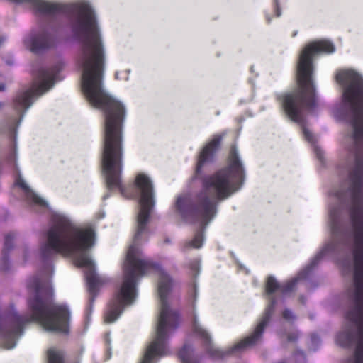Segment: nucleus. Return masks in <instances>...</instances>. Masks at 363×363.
Listing matches in <instances>:
<instances>
[{
  "label": "nucleus",
  "mask_w": 363,
  "mask_h": 363,
  "mask_svg": "<svg viewBox=\"0 0 363 363\" xmlns=\"http://www.w3.org/2000/svg\"><path fill=\"white\" fill-rule=\"evenodd\" d=\"M274 7L276 10V15L277 17L281 16V9L279 6L278 0H274Z\"/></svg>",
  "instance_id": "obj_19"
},
{
  "label": "nucleus",
  "mask_w": 363,
  "mask_h": 363,
  "mask_svg": "<svg viewBox=\"0 0 363 363\" xmlns=\"http://www.w3.org/2000/svg\"><path fill=\"white\" fill-rule=\"evenodd\" d=\"M221 140V135H215L212 140L210 141L203 149L197 162L196 173H199L204 163L209 161L212 158L213 155L218 149Z\"/></svg>",
  "instance_id": "obj_12"
},
{
  "label": "nucleus",
  "mask_w": 363,
  "mask_h": 363,
  "mask_svg": "<svg viewBox=\"0 0 363 363\" xmlns=\"http://www.w3.org/2000/svg\"><path fill=\"white\" fill-rule=\"evenodd\" d=\"M305 272H301L297 277L292 279L286 284H279L274 277H269L266 284V293L268 295L272 294L277 290H279L284 295L291 293L294 289L298 281L305 277Z\"/></svg>",
  "instance_id": "obj_11"
},
{
  "label": "nucleus",
  "mask_w": 363,
  "mask_h": 363,
  "mask_svg": "<svg viewBox=\"0 0 363 363\" xmlns=\"http://www.w3.org/2000/svg\"><path fill=\"white\" fill-rule=\"evenodd\" d=\"M267 21H268V23H269L270 22V19L267 18Z\"/></svg>",
  "instance_id": "obj_25"
},
{
  "label": "nucleus",
  "mask_w": 363,
  "mask_h": 363,
  "mask_svg": "<svg viewBox=\"0 0 363 363\" xmlns=\"http://www.w3.org/2000/svg\"><path fill=\"white\" fill-rule=\"evenodd\" d=\"M4 107V104L0 101V110Z\"/></svg>",
  "instance_id": "obj_22"
},
{
  "label": "nucleus",
  "mask_w": 363,
  "mask_h": 363,
  "mask_svg": "<svg viewBox=\"0 0 363 363\" xmlns=\"http://www.w3.org/2000/svg\"><path fill=\"white\" fill-rule=\"evenodd\" d=\"M330 225L333 235V240L327 243L312 260L307 270L310 271L315 267L318 261L328 253L336 251L338 249V243L345 241V233L342 229L340 220V207L330 208L329 209Z\"/></svg>",
  "instance_id": "obj_10"
},
{
  "label": "nucleus",
  "mask_w": 363,
  "mask_h": 363,
  "mask_svg": "<svg viewBox=\"0 0 363 363\" xmlns=\"http://www.w3.org/2000/svg\"><path fill=\"white\" fill-rule=\"evenodd\" d=\"M334 51V45L325 40L307 45L301 52L297 65L298 89L277 96L289 118L302 126L305 139L314 145L313 151L320 160L323 159V152L315 145L314 135L305 126L304 110L315 106L314 87L311 81L313 72V57L321 52L332 53Z\"/></svg>",
  "instance_id": "obj_6"
},
{
  "label": "nucleus",
  "mask_w": 363,
  "mask_h": 363,
  "mask_svg": "<svg viewBox=\"0 0 363 363\" xmlns=\"http://www.w3.org/2000/svg\"><path fill=\"white\" fill-rule=\"evenodd\" d=\"M60 71L57 67L40 69L36 74V79L32 86L23 91L19 92L14 99L16 110L27 109L33 100L49 90L57 80Z\"/></svg>",
  "instance_id": "obj_8"
},
{
  "label": "nucleus",
  "mask_w": 363,
  "mask_h": 363,
  "mask_svg": "<svg viewBox=\"0 0 363 363\" xmlns=\"http://www.w3.org/2000/svg\"><path fill=\"white\" fill-rule=\"evenodd\" d=\"M296 34H297V31H295V32L293 33L292 36H293V37H294V36H296Z\"/></svg>",
  "instance_id": "obj_23"
},
{
  "label": "nucleus",
  "mask_w": 363,
  "mask_h": 363,
  "mask_svg": "<svg viewBox=\"0 0 363 363\" xmlns=\"http://www.w3.org/2000/svg\"><path fill=\"white\" fill-rule=\"evenodd\" d=\"M14 234L13 233H8L5 236V241H4V246L3 249V257H2V262H4V265L1 266L2 269L7 270L8 267L6 266L7 262V253L13 248V241L14 240Z\"/></svg>",
  "instance_id": "obj_14"
},
{
  "label": "nucleus",
  "mask_w": 363,
  "mask_h": 363,
  "mask_svg": "<svg viewBox=\"0 0 363 363\" xmlns=\"http://www.w3.org/2000/svg\"><path fill=\"white\" fill-rule=\"evenodd\" d=\"M353 128L352 145L349 148L346 162L348 189L335 193L340 203L349 201L352 205L350 217L354 229L353 256L354 263V285L352 295L354 307L347 313V318L357 328L356 334L342 332L337 342L348 347L357 340L354 356L345 363H363V118H348Z\"/></svg>",
  "instance_id": "obj_4"
},
{
  "label": "nucleus",
  "mask_w": 363,
  "mask_h": 363,
  "mask_svg": "<svg viewBox=\"0 0 363 363\" xmlns=\"http://www.w3.org/2000/svg\"><path fill=\"white\" fill-rule=\"evenodd\" d=\"M58 31V24L52 21L47 27L43 28L38 31L32 32L25 39V43L33 52H43L55 47Z\"/></svg>",
  "instance_id": "obj_9"
},
{
  "label": "nucleus",
  "mask_w": 363,
  "mask_h": 363,
  "mask_svg": "<svg viewBox=\"0 0 363 363\" xmlns=\"http://www.w3.org/2000/svg\"><path fill=\"white\" fill-rule=\"evenodd\" d=\"M15 184L20 186L25 192L26 199L32 203L39 206L40 207L47 206L46 202L38 196L27 185L25 181L19 174L15 181Z\"/></svg>",
  "instance_id": "obj_13"
},
{
  "label": "nucleus",
  "mask_w": 363,
  "mask_h": 363,
  "mask_svg": "<svg viewBox=\"0 0 363 363\" xmlns=\"http://www.w3.org/2000/svg\"><path fill=\"white\" fill-rule=\"evenodd\" d=\"M243 177L242 165L235 147H233L228 166L204 177L202 180V189L196 196L191 198L185 194L177 198L176 208L182 218L186 222L198 224L200 227L194 239L184 243L182 251L202 247L203 230L216 216L218 202L238 191Z\"/></svg>",
  "instance_id": "obj_5"
},
{
  "label": "nucleus",
  "mask_w": 363,
  "mask_h": 363,
  "mask_svg": "<svg viewBox=\"0 0 363 363\" xmlns=\"http://www.w3.org/2000/svg\"><path fill=\"white\" fill-rule=\"evenodd\" d=\"M5 90V84L4 83H0V91H3Z\"/></svg>",
  "instance_id": "obj_20"
},
{
  "label": "nucleus",
  "mask_w": 363,
  "mask_h": 363,
  "mask_svg": "<svg viewBox=\"0 0 363 363\" xmlns=\"http://www.w3.org/2000/svg\"><path fill=\"white\" fill-rule=\"evenodd\" d=\"M194 298H196V286H194Z\"/></svg>",
  "instance_id": "obj_21"
},
{
  "label": "nucleus",
  "mask_w": 363,
  "mask_h": 363,
  "mask_svg": "<svg viewBox=\"0 0 363 363\" xmlns=\"http://www.w3.org/2000/svg\"><path fill=\"white\" fill-rule=\"evenodd\" d=\"M57 21L61 14L70 17L71 28L79 42L75 61L82 70V89L89 103L103 110L105 116L101 163L108 189H118L123 171V123L125 108L103 89L105 51L94 11H36Z\"/></svg>",
  "instance_id": "obj_2"
},
{
  "label": "nucleus",
  "mask_w": 363,
  "mask_h": 363,
  "mask_svg": "<svg viewBox=\"0 0 363 363\" xmlns=\"http://www.w3.org/2000/svg\"><path fill=\"white\" fill-rule=\"evenodd\" d=\"M283 317L288 320H295V315L293 312L289 309H285L283 312Z\"/></svg>",
  "instance_id": "obj_17"
},
{
  "label": "nucleus",
  "mask_w": 363,
  "mask_h": 363,
  "mask_svg": "<svg viewBox=\"0 0 363 363\" xmlns=\"http://www.w3.org/2000/svg\"><path fill=\"white\" fill-rule=\"evenodd\" d=\"M94 236L91 228L78 227L65 214H52L47 241L40 249L44 271L39 277L30 279L28 284L31 291L28 306L32 315H18L13 306L8 313L0 315V333L6 348L15 347L16 339L23 334V326L33 320L39 322L47 331L67 332L69 311L64 306L53 303V291L48 278L53 272L50 261L58 254L73 256L77 266L86 268L85 277L90 297L85 315L86 319L89 318L99 288L106 282L104 277L96 274L94 262L85 252L94 245Z\"/></svg>",
  "instance_id": "obj_1"
},
{
  "label": "nucleus",
  "mask_w": 363,
  "mask_h": 363,
  "mask_svg": "<svg viewBox=\"0 0 363 363\" xmlns=\"http://www.w3.org/2000/svg\"><path fill=\"white\" fill-rule=\"evenodd\" d=\"M189 268L191 270L193 275H196L199 273L200 269V260L196 259L191 261L189 263Z\"/></svg>",
  "instance_id": "obj_15"
},
{
  "label": "nucleus",
  "mask_w": 363,
  "mask_h": 363,
  "mask_svg": "<svg viewBox=\"0 0 363 363\" xmlns=\"http://www.w3.org/2000/svg\"><path fill=\"white\" fill-rule=\"evenodd\" d=\"M147 225H137L133 242L129 247L123 265V277L121 286L114 294L104 313L106 323L114 322L121 314L125 306L131 304L136 298L138 279L153 269L159 275L158 294L161 308L154 340L147 347L140 363H156L162 357L169 354V337L179 325V315L169 306V295L174 283L161 267L146 258L139 247L142 234Z\"/></svg>",
  "instance_id": "obj_3"
},
{
  "label": "nucleus",
  "mask_w": 363,
  "mask_h": 363,
  "mask_svg": "<svg viewBox=\"0 0 363 363\" xmlns=\"http://www.w3.org/2000/svg\"><path fill=\"white\" fill-rule=\"evenodd\" d=\"M275 304V298H271L270 303L267 307L262 320L255 328L254 332L250 336L237 343L234 347L225 352L215 349L211 345V337L209 334L199 325L196 316H194L193 321V331L197 337L202 340L203 344L207 346V352L212 358L215 359H222L229 354L244 351L258 342L262 337L264 328L269 322L270 318L274 312Z\"/></svg>",
  "instance_id": "obj_7"
},
{
  "label": "nucleus",
  "mask_w": 363,
  "mask_h": 363,
  "mask_svg": "<svg viewBox=\"0 0 363 363\" xmlns=\"http://www.w3.org/2000/svg\"><path fill=\"white\" fill-rule=\"evenodd\" d=\"M116 77L118 79V73H116Z\"/></svg>",
  "instance_id": "obj_24"
},
{
  "label": "nucleus",
  "mask_w": 363,
  "mask_h": 363,
  "mask_svg": "<svg viewBox=\"0 0 363 363\" xmlns=\"http://www.w3.org/2000/svg\"><path fill=\"white\" fill-rule=\"evenodd\" d=\"M298 335L296 333H291L288 335V340L289 342H295L298 340Z\"/></svg>",
  "instance_id": "obj_18"
},
{
  "label": "nucleus",
  "mask_w": 363,
  "mask_h": 363,
  "mask_svg": "<svg viewBox=\"0 0 363 363\" xmlns=\"http://www.w3.org/2000/svg\"><path fill=\"white\" fill-rule=\"evenodd\" d=\"M294 357L296 359L297 363H304L306 360V357L304 353L302 351H297L294 354Z\"/></svg>",
  "instance_id": "obj_16"
}]
</instances>
